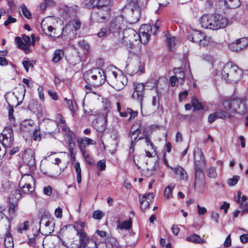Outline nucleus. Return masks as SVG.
Listing matches in <instances>:
<instances>
[{"label": "nucleus", "instance_id": "obj_1", "mask_svg": "<svg viewBox=\"0 0 248 248\" xmlns=\"http://www.w3.org/2000/svg\"><path fill=\"white\" fill-rule=\"evenodd\" d=\"M200 23L201 26L205 29L217 30L226 27L228 21L221 15H204L200 18Z\"/></svg>", "mask_w": 248, "mask_h": 248}, {"label": "nucleus", "instance_id": "obj_2", "mask_svg": "<svg viewBox=\"0 0 248 248\" xmlns=\"http://www.w3.org/2000/svg\"><path fill=\"white\" fill-rule=\"evenodd\" d=\"M222 79L232 83H235L242 78V70L232 62L225 64L219 73Z\"/></svg>", "mask_w": 248, "mask_h": 248}, {"label": "nucleus", "instance_id": "obj_3", "mask_svg": "<svg viewBox=\"0 0 248 248\" xmlns=\"http://www.w3.org/2000/svg\"><path fill=\"white\" fill-rule=\"evenodd\" d=\"M113 69L115 68L110 67L107 68V81L115 90L120 91L126 85L127 78L123 74H118Z\"/></svg>", "mask_w": 248, "mask_h": 248}, {"label": "nucleus", "instance_id": "obj_4", "mask_svg": "<svg viewBox=\"0 0 248 248\" xmlns=\"http://www.w3.org/2000/svg\"><path fill=\"white\" fill-rule=\"evenodd\" d=\"M84 76L87 82L94 86H98L107 79V69L104 72L100 68H93L87 71Z\"/></svg>", "mask_w": 248, "mask_h": 248}, {"label": "nucleus", "instance_id": "obj_5", "mask_svg": "<svg viewBox=\"0 0 248 248\" xmlns=\"http://www.w3.org/2000/svg\"><path fill=\"white\" fill-rule=\"evenodd\" d=\"M222 105L226 110L230 111L232 113L243 114L247 112L246 105L242 103V99L239 98H230L225 99Z\"/></svg>", "mask_w": 248, "mask_h": 248}, {"label": "nucleus", "instance_id": "obj_6", "mask_svg": "<svg viewBox=\"0 0 248 248\" xmlns=\"http://www.w3.org/2000/svg\"><path fill=\"white\" fill-rule=\"evenodd\" d=\"M140 7H135L130 5H126L122 10V14L120 16H123L125 23L134 24L137 22L140 16Z\"/></svg>", "mask_w": 248, "mask_h": 248}, {"label": "nucleus", "instance_id": "obj_7", "mask_svg": "<svg viewBox=\"0 0 248 248\" xmlns=\"http://www.w3.org/2000/svg\"><path fill=\"white\" fill-rule=\"evenodd\" d=\"M157 85V81L155 80H150L145 84L142 83L134 82V92L132 97L133 99L137 100L141 103L144 97V90L145 87L149 88L152 89Z\"/></svg>", "mask_w": 248, "mask_h": 248}, {"label": "nucleus", "instance_id": "obj_8", "mask_svg": "<svg viewBox=\"0 0 248 248\" xmlns=\"http://www.w3.org/2000/svg\"><path fill=\"white\" fill-rule=\"evenodd\" d=\"M138 33L135 30L132 28L125 29L123 32L122 39L118 40L117 43L132 48L133 42L138 40Z\"/></svg>", "mask_w": 248, "mask_h": 248}, {"label": "nucleus", "instance_id": "obj_9", "mask_svg": "<svg viewBox=\"0 0 248 248\" xmlns=\"http://www.w3.org/2000/svg\"><path fill=\"white\" fill-rule=\"evenodd\" d=\"M79 11L78 5L69 4L63 5L60 10L61 17L67 21L77 17L78 13Z\"/></svg>", "mask_w": 248, "mask_h": 248}, {"label": "nucleus", "instance_id": "obj_10", "mask_svg": "<svg viewBox=\"0 0 248 248\" xmlns=\"http://www.w3.org/2000/svg\"><path fill=\"white\" fill-rule=\"evenodd\" d=\"M187 38L190 41L198 44L200 46H207L211 42L210 37L206 35L203 32L199 31L194 30L188 35Z\"/></svg>", "mask_w": 248, "mask_h": 248}, {"label": "nucleus", "instance_id": "obj_11", "mask_svg": "<svg viewBox=\"0 0 248 248\" xmlns=\"http://www.w3.org/2000/svg\"><path fill=\"white\" fill-rule=\"evenodd\" d=\"M67 21L68 22L63 28L62 34L63 36L69 35L70 38L74 37L76 35V31L81 27V22L77 17Z\"/></svg>", "mask_w": 248, "mask_h": 248}, {"label": "nucleus", "instance_id": "obj_12", "mask_svg": "<svg viewBox=\"0 0 248 248\" xmlns=\"http://www.w3.org/2000/svg\"><path fill=\"white\" fill-rule=\"evenodd\" d=\"M126 23L123 19V16H117L113 18L108 28V31L114 35H119L122 30L125 26Z\"/></svg>", "mask_w": 248, "mask_h": 248}, {"label": "nucleus", "instance_id": "obj_13", "mask_svg": "<svg viewBox=\"0 0 248 248\" xmlns=\"http://www.w3.org/2000/svg\"><path fill=\"white\" fill-rule=\"evenodd\" d=\"M33 182V177L28 172L23 174L19 183L20 191H22L25 194H29L32 192L34 190V187L31 186V183Z\"/></svg>", "mask_w": 248, "mask_h": 248}, {"label": "nucleus", "instance_id": "obj_14", "mask_svg": "<svg viewBox=\"0 0 248 248\" xmlns=\"http://www.w3.org/2000/svg\"><path fill=\"white\" fill-rule=\"evenodd\" d=\"M110 16V11L107 8L105 9L97 8L94 9L91 15L92 21L102 23L108 20Z\"/></svg>", "mask_w": 248, "mask_h": 248}, {"label": "nucleus", "instance_id": "obj_15", "mask_svg": "<svg viewBox=\"0 0 248 248\" xmlns=\"http://www.w3.org/2000/svg\"><path fill=\"white\" fill-rule=\"evenodd\" d=\"M52 17H48L44 19L41 23V28L42 31L46 34L53 37H58L62 34L56 32V28L53 27L51 23L53 20Z\"/></svg>", "mask_w": 248, "mask_h": 248}, {"label": "nucleus", "instance_id": "obj_16", "mask_svg": "<svg viewBox=\"0 0 248 248\" xmlns=\"http://www.w3.org/2000/svg\"><path fill=\"white\" fill-rule=\"evenodd\" d=\"M22 38L26 44L23 42L22 38L20 37H16L15 41L18 48L23 50L25 53L27 54L30 52L29 46H34L35 45V41H31V38L25 34L23 35Z\"/></svg>", "mask_w": 248, "mask_h": 248}, {"label": "nucleus", "instance_id": "obj_17", "mask_svg": "<svg viewBox=\"0 0 248 248\" xmlns=\"http://www.w3.org/2000/svg\"><path fill=\"white\" fill-rule=\"evenodd\" d=\"M125 71L131 76L136 74L140 75L144 72V66L140 62L136 60L130 64L127 65L125 68Z\"/></svg>", "mask_w": 248, "mask_h": 248}, {"label": "nucleus", "instance_id": "obj_18", "mask_svg": "<svg viewBox=\"0 0 248 248\" xmlns=\"http://www.w3.org/2000/svg\"><path fill=\"white\" fill-rule=\"evenodd\" d=\"M21 198V195L20 194V190L19 189H16L14 193L9 197V207L8 212L11 216L14 215L15 208L17 207L18 201Z\"/></svg>", "mask_w": 248, "mask_h": 248}, {"label": "nucleus", "instance_id": "obj_19", "mask_svg": "<svg viewBox=\"0 0 248 248\" xmlns=\"http://www.w3.org/2000/svg\"><path fill=\"white\" fill-rule=\"evenodd\" d=\"M151 31L152 27L150 25H142L139 29L138 40L144 44H146L149 40Z\"/></svg>", "mask_w": 248, "mask_h": 248}, {"label": "nucleus", "instance_id": "obj_20", "mask_svg": "<svg viewBox=\"0 0 248 248\" xmlns=\"http://www.w3.org/2000/svg\"><path fill=\"white\" fill-rule=\"evenodd\" d=\"M23 162L29 166L30 170H33L35 164L34 152L31 149L25 150L22 155Z\"/></svg>", "mask_w": 248, "mask_h": 248}, {"label": "nucleus", "instance_id": "obj_21", "mask_svg": "<svg viewBox=\"0 0 248 248\" xmlns=\"http://www.w3.org/2000/svg\"><path fill=\"white\" fill-rule=\"evenodd\" d=\"M93 128L98 132L101 133L105 131L107 125V116L99 115L92 122Z\"/></svg>", "mask_w": 248, "mask_h": 248}, {"label": "nucleus", "instance_id": "obj_22", "mask_svg": "<svg viewBox=\"0 0 248 248\" xmlns=\"http://www.w3.org/2000/svg\"><path fill=\"white\" fill-rule=\"evenodd\" d=\"M14 137L13 130L11 128H6L3 131L2 134V142L1 143V148L10 147L13 143Z\"/></svg>", "mask_w": 248, "mask_h": 248}, {"label": "nucleus", "instance_id": "obj_23", "mask_svg": "<svg viewBox=\"0 0 248 248\" xmlns=\"http://www.w3.org/2000/svg\"><path fill=\"white\" fill-rule=\"evenodd\" d=\"M77 235L79 237V245L78 248H86L88 244L91 242L90 239L84 230L79 231L75 227Z\"/></svg>", "mask_w": 248, "mask_h": 248}, {"label": "nucleus", "instance_id": "obj_24", "mask_svg": "<svg viewBox=\"0 0 248 248\" xmlns=\"http://www.w3.org/2000/svg\"><path fill=\"white\" fill-rule=\"evenodd\" d=\"M136 125H133L131 129L129 136L131 137V142L129 147V154L133 153L134 152V146L135 145V141L137 140L138 135L140 133L141 130L139 128H135Z\"/></svg>", "mask_w": 248, "mask_h": 248}, {"label": "nucleus", "instance_id": "obj_25", "mask_svg": "<svg viewBox=\"0 0 248 248\" xmlns=\"http://www.w3.org/2000/svg\"><path fill=\"white\" fill-rule=\"evenodd\" d=\"M54 224L53 221L46 218H41L40 221V229L42 228L46 232V235L50 234L54 231Z\"/></svg>", "mask_w": 248, "mask_h": 248}, {"label": "nucleus", "instance_id": "obj_26", "mask_svg": "<svg viewBox=\"0 0 248 248\" xmlns=\"http://www.w3.org/2000/svg\"><path fill=\"white\" fill-rule=\"evenodd\" d=\"M154 198L152 193H148L142 195V197H140V208L142 210H146L149 206V203L151 200Z\"/></svg>", "mask_w": 248, "mask_h": 248}, {"label": "nucleus", "instance_id": "obj_27", "mask_svg": "<svg viewBox=\"0 0 248 248\" xmlns=\"http://www.w3.org/2000/svg\"><path fill=\"white\" fill-rule=\"evenodd\" d=\"M117 110L119 111L121 116L126 117L128 114L130 115V118H134L138 115L137 111H133L130 108L123 109L122 110L121 108V105L119 102L117 103Z\"/></svg>", "mask_w": 248, "mask_h": 248}, {"label": "nucleus", "instance_id": "obj_28", "mask_svg": "<svg viewBox=\"0 0 248 248\" xmlns=\"http://www.w3.org/2000/svg\"><path fill=\"white\" fill-rule=\"evenodd\" d=\"M237 196L238 199L237 200V202L242 209V212L244 213H248V199L245 196L241 197L240 192H238Z\"/></svg>", "mask_w": 248, "mask_h": 248}, {"label": "nucleus", "instance_id": "obj_29", "mask_svg": "<svg viewBox=\"0 0 248 248\" xmlns=\"http://www.w3.org/2000/svg\"><path fill=\"white\" fill-rule=\"evenodd\" d=\"M33 122L32 121H25L21 124V130L23 133H28L31 134L34 128L32 125Z\"/></svg>", "mask_w": 248, "mask_h": 248}, {"label": "nucleus", "instance_id": "obj_30", "mask_svg": "<svg viewBox=\"0 0 248 248\" xmlns=\"http://www.w3.org/2000/svg\"><path fill=\"white\" fill-rule=\"evenodd\" d=\"M205 181L204 179L203 174H199L198 176H195L194 186L195 189L202 191L204 186Z\"/></svg>", "mask_w": 248, "mask_h": 248}, {"label": "nucleus", "instance_id": "obj_31", "mask_svg": "<svg viewBox=\"0 0 248 248\" xmlns=\"http://www.w3.org/2000/svg\"><path fill=\"white\" fill-rule=\"evenodd\" d=\"M170 168L173 172L179 176L180 180H185L187 179V173L182 167L180 166H177L176 167L170 166Z\"/></svg>", "mask_w": 248, "mask_h": 248}, {"label": "nucleus", "instance_id": "obj_32", "mask_svg": "<svg viewBox=\"0 0 248 248\" xmlns=\"http://www.w3.org/2000/svg\"><path fill=\"white\" fill-rule=\"evenodd\" d=\"M186 240L188 242L198 244H202L206 243L203 239H202L199 235L196 234H193L186 238Z\"/></svg>", "mask_w": 248, "mask_h": 248}, {"label": "nucleus", "instance_id": "obj_33", "mask_svg": "<svg viewBox=\"0 0 248 248\" xmlns=\"http://www.w3.org/2000/svg\"><path fill=\"white\" fill-rule=\"evenodd\" d=\"M97 0H84L82 4V5L87 9H95L97 8Z\"/></svg>", "mask_w": 248, "mask_h": 248}, {"label": "nucleus", "instance_id": "obj_34", "mask_svg": "<svg viewBox=\"0 0 248 248\" xmlns=\"http://www.w3.org/2000/svg\"><path fill=\"white\" fill-rule=\"evenodd\" d=\"M4 245L6 248H14L13 239L8 230L5 234Z\"/></svg>", "mask_w": 248, "mask_h": 248}, {"label": "nucleus", "instance_id": "obj_35", "mask_svg": "<svg viewBox=\"0 0 248 248\" xmlns=\"http://www.w3.org/2000/svg\"><path fill=\"white\" fill-rule=\"evenodd\" d=\"M225 5L231 9H234L238 7L240 4V0H224Z\"/></svg>", "mask_w": 248, "mask_h": 248}, {"label": "nucleus", "instance_id": "obj_36", "mask_svg": "<svg viewBox=\"0 0 248 248\" xmlns=\"http://www.w3.org/2000/svg\"><path fill=\"white\" fill-rule=\"evenodd\" d=\"M216 112L218 119L223 120L226 119H231L233 117L232 115L229 112H227L226 110H219Z\"/></svg>", "mask_w": 248, "mask_h": 248}, {"label": "nucleus", "instance_id": "obj_37", "mask_svg": "<svg viewBox=\"0 0 248 248\" xmlns=\"http://www.w3.org/2000/svg\"><path fill=\"white\" fill-rule=\"evenodd\" d=\"M64 55V51L62 49H57L53 53V57L52 61L56 63L59 62Z\"/></svg>", "mask_w": 248, "mask_h": 248}, {"label": "nucleus", "instance_id": "obj_38", "mask_svg": "<svg viewBox=\"0 0 248 248\" xmlns=\"http://www.w3.org/2000/svg\"><path fill=\"white\" fill-rule=\"evenodd\" d=\"M102 104V116L105 115L107 116L108 113L110 110V103L108 100L105 99L103 100Z\"/></svg>", "mask_w": 248, "mask_h": 248}, {"label": "nucleus", "instance_id": "obj_39", "mask_svg": "<svg viewBox=\"0 0 248 248\" xmlns=\"http://www.w3.org/2000/svg\"><path fill=\"white\" fill-rule=\"evenodd\" d=\"M97 8L105 9L107 8L110 11L111 0H97Z\"/></svg>", "mask_w": 248, "mask_h": 248}, {"label": "nucleus", "instance_id": "obj_40", "mask_svg": "<svg viewBox=\"0 0 248 248\" xmlns=\"http://www.w3.org/2000/svg\"><path fill=\"white\" fill-rule=\"evenodd\" d=\"M199 155L200 156V161H196V165H195V176H198L199 174H203L202 169L198 166L197 162H202L204 161V158L203 156V153L201 150L198 149Z\"/></svg>", "mask_w": 248, "mask_h": 248}, {"label": "nucleus", "instance_id": "obj_41", "mask_svg": "<svg viewBox=\"0 0 248 248\" xmlns=\"http://www.w3.org/2000/svg\"><path fill=\"white\" fill-rule=\"evenodd\" d=\"M74 168L77 173V180L78 184H80L81 182V170L79 162L75 163Z\"/></svg>", "mask_w": 248, "mask_h": 248}, {"label": "nucleus", "instance_id": "obj_42", "mask_svg": "<svg viewBox=\"0 0 248 248\" xmlns=\"http://www.w3.org/2000/svg\"><path fill=\"white\" fill-rule=\"evenodd\" d=\"M175 187L174 184H170L165 189L164 191V196L168 199L172 196V192Z\"/></svg>", "mask_w": 248, "mask_h": 248}, {"label": "nucleus", "instance_id": "obj_43", "mask_svg": "<svg viewBox=\"0 0 248 248\" xmlns=\"http://www.w3.org/2000/svg\"><path fill=\"white\" fill-rule=\"evenodd\" d=\"M132 225V222L130 220H126L123 222L117 225V228L120 230H128L129 229Z\"/></svg>", "mask_w": 248, "mask_h": 248}, {"label": "nucleus", "instance_id": "obj_44", "mask_svg": "<svg viewBox=\"0 0 248 248\" xmlns=\"http://www.w3.org/2000/svg\"><path fill=\"white\" fill-rule=\"evenodd\" d=\"M241 50L245 48L248 46V38L243 37L236 40Z\"/></svg>", "mask_w": 248, "mask_h": 248}, {"label": "nucleus", "instance_id": "obj_45", "mask_svg": "<svg viewBox=\"0 0 248 248\" xmlns=\"http://www.w3.org/2000/svg\"><path fill=\"white\" fill-rule=\"evenodd\" d=\"M78 44L79 46L86 52H89L90 46L88 43L86 41L84 40H80L78 41Z\"/></svg>", "mask_w": 248, "mask_h": 248}, {"label": "nucleus", "instance_id": "obj_46", "mask_svg": "<svg viewBox=\"0 0 248 248\" xmlns=\"http://www.w3.org/2000/svg\"><path fill=\"white\" fill-rule=\"evenodd\" d=\"M155 168V166H153L151 169L147 168L143 170L142 173L144 176H146L147 177H151L155 174L156 172Z\"/></svg>", "mask_w": 248, "mask_h": 248}, {"label": "nucleus", "instance_id": "obj_47", "mask_svg": "<svg viewBox=\"0 0 248 248\" xmlns=\"http://www.w3.org/2000/svg\"><path fill=\"white\" fill-rule=\"evenodd\" d=\"M191 104L194 109L195 110H201L202 109V104L200 103L198 99L195 97H194L192 99Z\"/></svg>", "mask_w": 248, "mask_h": 248}, {"label": "nucleus", "instance_id": "obj_48", "mask_svg": "<svg viewBox=\"0 0 248 248\" xmlns=\"http://www.w3.org/2000/svg\"><path fill=\"white\" fill-rule=\"evenodd\" d=\"M87 137L80 139L78 140L79 148H85L87 146L89 145Z\"/></svg>", "mask_w": 248, "mask_h": 248}, {"label": "nucleus", "instance_id": "obj_49", "mask_svg": "<svg viewBox=\"0 0 248 248\" xmlns=\"http://www.w3.org/2000/svg\"><path fill=\"white\" fill-rule=\"evenodd\" d=\"M21 9L23 14L27 18H31V14L25 4H22L21 6Z\"/></svg>", "mask_w": 248, "mask_h": 248}, {"label": "nucleus", "instance_id": "obj_50", "mask_svg": "<svg viewBox=\"0 0 248 248\" xmlns=\"http://www.w3.org/2000/svg\"><path fill=\"white\" fill-rule=\"evenodd\" d=\"M175 38L173 37H167V45L170 50H172L174 46H175Z\"/></svg>", "mask_w": 248, "mask_h": 248}, {"label": "nucleus", "instance_id": "obj_51", "mask_svg": "<svg viewBox=\"0 0 248 248\" xmlns=\"http://www.w3.org/2000/svg\"><path fill=\"white\" fill-rule=\"evenodd\" d=\"M229 47L230 50L233 51H238L241 50V47H240L237 41L231 43L229 46Z\"/></svg>", "mask_w": 248, "mask_h": 248}, {"label": "nucleus", "instance_id": "obj_52", "mask_svg": "<svg viewBox=\"0 0 248 248\" xmlns=\"http://www.w3.org/2000/svg\"><path fill=\"white\" fill-rule=\"evenodd\" d=\"M29 226V223L28 221H25L23 224H21L18 228L17 231L19 233H22L23 230H27L28 229Z\"/></svg>", "mask_w": 248, "mask_h": 248}, {"label": "nucleus", "instance_id": "obj_53", "mask_svg": "<svg viewBox=\"0 0 248 248\" xmlns=\"http://www.w3.org/2000/svg\"><path fill=\"white\" fill-rule=\"evenodd\" d=\"M239 179V176L236 175L233 176L232 178L228 180V184L230 186H233L237 183Z\"/></svg>", "mask_w": 248, "mask_h": 248}, {"label": "nucleus", "instance_id": "obj_54", "mask_svg": "<svg viewBox=\"0 0 248 248\" xmlns=\"http://www.w3.org/2000/svg\"><path fill=\"white\" fill-rule=\"evenodd\" d=\"M207 175L210 178H215L217 176L215 168L211 167L207 170Z\"/></svg>", "mask_w": 248, "mask_h": 248}, {"label": "nucleus", "instance_id": "obj_55", "mask_svg": "<svg viewBox=\"0 0 248 248\" xmlns=\"http://www.w3.org/2000/svg\"><path fill=\"white\" fill-rule=\"evenodd\" d=\"M97 167L98 169L100 171L105 170L106 165L105 160H100L97 163Z\"/></svg>", "mask_w": 248, "mask_h": 248}, {"label": "nucleus", "instance_id": "obj_56", "mask_svg": "<svg viewBox=\"0 0 248 248\" xmlns=\"http://www.w3.org/2000/svg\"><path fill=\"white\" fill-rule=\"evenodd\" d=\"M219 217V215L218 212H217L216 211L211 212V218L212 220H214L216 223H218V222H219V220H218Z\"/></svg>", "mask_w": 248, "mask_h": 248}, {"label": "nucleus", "instance_id": "obj_57", "mask_svg": "<svg viewBox=\"0 0 248 248\" xmlns=\"http://www.w3.org/2000/svg\"><path fill=\"white\" fill-rule=\"evenodd\" d=\"M175 77H176L178 79V83H179L180 85H182L185 80V74L183 72H180L179 75H174Z\"/></svg>", "mask_w": 248, "mask_h": 248}, {"label": "nucleus", "instance_id": "obj_58", "mask_svg": "<svg viewBox=\"0 0 248 248\" xmlns=\"http://www.w3.org/2000/svg\"><path fill=\"white\" fill-rule=\"evenodd\" d=\"M126 1L127 2L126 5H130L135 7H140L139 4L140 0H126Z\"/></svg>", "mask_w": 248, "mask_h": 248}, {"label": "nucleus", "instance_id": "obj_59", "mask_svg": "<svg viewBox=\"0 0 248 248\" xmlns=\"http://www.w3.org/2000/svg\"><path fill=\"white\" fill-rule=\"evenodd\" d=\"M103 215H104L102 212L100 211L96 210L93 212V217L94 219L100 220L103 217Z\"/></svg>", "mask_w": 248, "mask_h": 248}, {"label": "nucleus", "instance_id": "obj_60", "mask_svg": "<svg viewBox=\"0 0 248 248\" xmlns=\"http://www.w3.org/2000/svg\"><path fill=\"white\" fill-rule=\"evenodd\" d=\"M118 242L114 238H110L107 241L106 245L109 246V245H112V247L114 248L117 246Z\"/></svg>", "mask_w": 248, "mask_h": 248}, {"label": "nucleus", "instance_id": "obj_61", "mask_svg": "<svg viewBox=\"0 0 248 248\" xmlns=\"http://www.w3.org/2000/svg\"><path fill=\"white\" fill-rule=\"evenodd\" d=\"M230 207V204L226 202H223V204L220 206L219 209L224 211L225 214H227L228 209Z\"/></svg>", "mask_w": 248, "mask_h": 248}, {"label": "nucleus", "instance_id": "obj_62", "mask_svg": "<svg viewBox=\"0 0 248 248\" xmlns=\"http://www.w3.org/2000/svg\"><path fill=\"white\" fill-rule=\"evenodd\" d=\"M16 21V19L15 18L12 17L11 16H9L8 19L4 22V25L5 26H8L10 24L15 23Z\"/></svg>", "mask_w": 248, "mask_h": 248}, {"label": "nucleus", "instance_id": "obj_63", "mask_svg": "<svg viewBox=\"0 0 248 248\" xmlns=\"http://www.w3.org/2000/svg\"><path fill=\"white\" fill-rule=\"evenodd\" d=\"M76 226H74V228L75 229V227L76 228V229H79V231L84 230L83 228L85 226V224L84 222L82 221H77L76 222Z\"/></svg>", "mask_w": 248, "mask_h": 248}, {"label": "nucleus", "instance_id": "obj_64", "mask_svg": "<svg viewBox=\"0 0 248 248\" xmlns=\"http://www.w3.org/2000/svg\"><path fill=\"white\" fill-rule=\"evenodd\" d=\"M198 212L201 216L204 215L207 212V209L203 207L200 206L199 204L197 205Z\"/></svg>", "mask_w": 248, "mask_h": 248}]
</instances>
